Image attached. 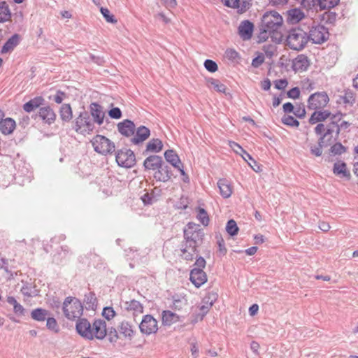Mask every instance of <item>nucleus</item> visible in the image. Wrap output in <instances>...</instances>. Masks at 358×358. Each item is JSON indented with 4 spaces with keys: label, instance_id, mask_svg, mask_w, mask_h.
<instances>
[{
    "label": "nucleus",
    "instance_id": "1",
    "mask_svg": "<svg viewBox=\"0 0 358 358\" xmlns=\"http://www.w3.org/2000/svg\"><path fill=\"white\" fill-rule=\"evenodd\" d=\"M283 24L282 17L276 11H266L261 19L259 33L257 36V43L265 42L269 37L277 44L280 43L283 35L280 31Z\"/></svg>",
    "mask_w": 358,
    "mask_h": 358
},
{
    "label": "nucleus",
    "instance_id": "2",
    "mask_svg": "<svg viewBox=\"0 0 358 358\" xmlns=\"http://www.w3.org/2000/svg\"><path fill=\"white\" fill-rule=\"evenodd\" d=\"M345 115V113L337 112L331 116L329 122L317 124L314 129L315 134L332 144L338 138V122H341Z\"/></svg>",
    "mask_w": 358,
    "mask_h": 358
},
{
    "label": "nucleus",
    "instance_id": "3",
    "mask_svg": "<svg viewBox=\"0 0 358 358\" xmlns=\"http://www.w3.org/2000/svg\"><path fill=\"white\" fill-rule=\"evenodd\" d=\"M185 248H191L194 253H199L197 248L200 246L203 240L204 232L200 225L194 222H189L183 230Z\"/></svg>",
    "mask_w": 358,
    "mask_h": 358
},
{
    "label": "nucleus",
    "instance_id": "4",
    "mask_svg": "<svg viewBox=\"0 0 358 358\" xmlns=\"http://www.w3.org/2000/svg\"><path fill=\"white\" fill-rule=\"evenodd\" d=\"M286 45L290 49L301 51L305 48L309 41L308 32L300 27L291 29L286 36Z\"/></svg>",
    "mask_w": 358,
    "mask_h": 358
},
{
    "label": "nucleus",
    "instance_id": "5",
    "mask_svg": "<svg viewBox=\"0 0 358 358\" xmlns=\"http://www.w3.org/2000/svg\"><path fill=\"white\" fill-rule=\"evenodd\" d=\"M62 310L64 316L70 320H78L83 315V306L80 300L75 297L68 296L63 302Z\"/></svg>",
    "mask_w": 358,
    "mask_h": 358
},
{
    "label": "nucleus",
    "instance_id": "6",
    "mask_svg": "<svg viewBox=\"0 0 358 358\" xmlns=\"http://www.w3.org/2000/svg\"><path fill=\"white\" fill-rule=\"evenodd\" d=\"M96 152L107 155L115 152V143L104 136L97 134L91 141Z\"/></svg>",
    "mask_w": 358,
    "mask_h": 358
},
{
    "label": "nucleus",
    "instance_id": "7",
    "mask_svg": "<svg viewBox=\"0 0 358 358\" xmlns=\"http://www.w3.org/2000/svg\"><path fill=\"white\" fill-rule=\"evenodd\" d=\"M73 128L76 131L81 134L93 131L94 128V123L87 111L83 110L80 113L79 115L75 119Z\"/></svg>",
    "mask_w": 358,
    "mask_h": 358
},
{
    "label": "nucleus",
    "instance_id": "8",
    "mask_svg": "<svg viewBox=\"0 0 358 358\" xmlns=\"http://www.w3.org/2000/svg\"><path fill=\"white\" fill-rule=\"evenodd\" d=\"M115 159L117 164L124 168H131L136 164V156L130 149L118 150L116 152Z\"/></svg>",
    "mask_w": 358,
    "mask_h": 358
},
{
    "label": "nucleus",
    "instance_id": "9",
    "mask_svg": "<svg viewBox=\"0 0 358 358\" xmlns=\"http://www.w3.org/2000/svg\"><path fill=\"white\" fill-rule=\"evenodd\" d=\"M329 98L326 92H317L310 95L308 108L310 110L322 109L328 104Z\"/></svg>",
    "mask_w": 358,
    "mask_h": 358
},
{
    "label": "nucleus",
    "instance_id": "10",
    "mask_svg": "<svg viewBox=\"0 0 358 358\" xmlns=\"http://www.w3.org/2000/svg\"><path fill=\"white\" fill-rule=\"evenodd\" d=\"M309 41L315 44H322L328 40L329 33L328 29L323 25L313 26L308 34Z\"/></svg>",
    "mask_w": 358,
    "mask_h": 358
},
{
    "label": "nucleus",
    "instance_id": "11",
    "mask_svg": "<svg viewBox=\"0 0 358 358\" xmlns=\"http://www.w3.org/2000/svg\"><path fill=\"white\" fill-rule=\"evenodd\" d=\"M139 329L141 333L146 335L156 333L158 329L157 321L151 315H146L143 316Z\"/></svg>",
    "mask_w": 358,
    "mask_h": 358
},
{
    "label": "nucleus",
    "instance_id": "12",
    "mask_svg": "<svg viewBox=\"0 0 358 358\" xmlns=\"http://www.w3.org/2000/svg\"><path fill=\"white\" fill-rule=\"evenodd\" d=\"M92 326L87 319L80 317L76 321V330L82 338L92 341Z\"/></svg>",
    "mask_w": 358,
    "mask_h": 358
},
{
    "label": "nucleus",
    "instance_id": "13",
    "mask_svg": "<svg viewBox=\"0 0 358 358\" xmlns=\"http://www.w3.org/2000/svg\"><path fill=\"white\" fill-rule=\"evenodd\" d=\"M92 340H103L107 336L106 322L102 319H95L92 326Z\"/></svg>",
    "mask_w": 358,
    "mask_h": 358
},
{
    "label": "nucleus",
    "instance_id": "14",
    "mask_svg": "<svg viewBox=\"0 0 358 358\" xmlns=\"http://www.w3.org/2000/svg\"><path fill=\"white\" fill-rule=\"evenodd\" d=\"M173 173L171 167L164 161L160 167L154 173V178L157 181L166 182L171 180Z\"/></svg>",
    "mask_w": 358,
    "mask_h": 358
},
{
    "label": "nucleus",
    "instance_id": "15",
    "mask_svg": "<svg viewBox=\"0 0 358 358\" xmlns=\"http://www.w3.org/2000/svg\"><path fill=\"white\" fill-rule=\"evenodd\" d=\"M332 172L340 178H343L346 180H350L351 178V173L347 167V164L342 160H339L334 164Z\"/></svg>",
    "mask_w": 358,
    "mask_h": 358
},
{
    "label": "nucleus",
    "instance_id": "16",
    "mask_svg": "<svg viewBox=\"0 0 358 358\" xmlns=\"http://www.w3.org/2000/svg\"><path fill=\"white\" fill-rule=\"evenodd\" d=\"M38 115L42 121L48 124L49 125L53 124L56 120V114L53 109L50 106H41L38 113L36 115Z\"/></svg>",
    "mask_w": 358,
    "mask_h": 358
},
{
    "label": "nucleus",
    "instance_id": "17",
    "mask_svg": "<svg viewBox=\"0 0 358 358\" xmlns=\"http://www.w3.org/2000/svg\"><path fill=\"white\" fill-rule=\"evenodd\" d=\"M254 27V24L250 20L242 21L238 28L240 37L243 41L250 40L252 36Z\"/></svg>",
    "mask_w": 358,
    "mask_h": 358
},
{
    "label": "nucleus",
    "instance_id": "18",
    "mask_svg": "<svg viewBox=\"0 0 358 358\" xmlns=\"http://www.w3.org/2000/svg\"><path fill=\"white\" fill-rule=\"evenodd\" d=\"M189 280L196 287H200L207 281V275L203 269L193 268L189 273Z\"/></svg>",
    "mask_w": 358,
    "mask_h": 358
},
{
    "label": "nucleus",
    "instance_id": "19",
    "mask_svg": "<svg viewBox=\"0 0 358 358\" xmlns=\"http://www.w3.org/2000/svg\"><path fill=\"white\" fill-rule=\"evenodd\" d=\"M163 159L161 156L153 155L146 157L143 162V167L145 171H155L163 163Z\"/></svg>",
    "mask_w": 358,
    "mask_h": 358
},
{
    "label": "nucleus",
    "instance_id": "20",
    "mask_svg": "<svg viewBox=\"0 0 358 358\" xmlns=\"http://www.w3.org/2000/svg\"><path fill=\"white\" fill-rule=\"evenodd\" d=\"M90 110L94 122L97 123L99 125H101L105 117V113L103 110V107L100 104L93 102L90 106Z\"/></svg>",
    "mask_w": 358,
    "mask_h": 358
},
{
    "label": "nucleus",
    "instance_id": "21",
    "mask_svg": "<svg viewBox=\"0 0 358 358\" xmlns=\"http://www.w3.org/2000/svg\"><path fill=\"white\" fill-rule=\"evenodd\" d=\"M136 127L130 120H124L117 124V130L122 135L126 137L131 136L135 133Z\"/></svg>",
    "mask_w": 358,
    "mask_h": 358
},
{
    "label": "nucleus",
    "instance_id": "22",
    "mask_svg": "<svg viewBox=\"0 0 358 358\" xmlns=\"http://www.w3.org/2000/svg\"><path fill=\"white\" fill-rule=\"evenodd\" d=\"M334 113H331L328 110H315V111L312 113L310 117L309 118L308 122L310 124H315L316 123H322L324 122L327 119L331 118L332 115H334Z\"/></svg>",
    "mask_w": 358,
    "mask_h": 358
},
{
    "label": "nucleus",
    "instance_id": "23",
    "mask_svg": "<svg viewBox=\"0 0 358 358\" xmlns=\"http://www.w3.org/2000/svg\"><path fill=\"white\" fill-rule=\"evenodd\" d=\"M119 333L122 335L125 338L131 340L135 333V327L129 321L124 320L117 327Z\"/></svg>",
    "mask_w": 358,
    "mask_h": 358
},
{
    "label": "nucleus",
    "instance_id": "24",
    "mask_svg": "<svg viewBox=\"0 0 358 358\" xmlns=\"http://www.w3.org/2000/svg\"><path fill=\"white\" fill-rule=\"evenodd\" d=\"M150 135V130L145 127L140 126L137 128L135 135L131 138V142L134 145H139L145 141Z\"/></svg>",
    "mask_w": 358,
    "mask_h": 358
},
{
    "label": "nucleus",
    "instance_id": "25",
    "mask_svg": "<svg viewBox=\"0 0 358 358\" xmlns=\"http://www.w3.org/2000/svg\"><path fill=\"white\" fill-rule=\"evenodd\" d=\"M309 66L310 61L305 55H299L293 60L292 68L294 71H305Z\"/></svg>",
    "mask_w": 358,
    "mask_h": 358
},
{
    "label": "nucleus",
    "instance_id": "26",
    "mask_svg": "<svg viewBox=\"0 0 358 358\" xmlns=\"http://www.w3.org/2000/svg\"><path fill=\"white\" fill-rule=\"evenodd\" d=\"M45 99L41 96H37L30 99L23 105V110L27 113L34 111L36 108H40L45 104Z\"/></svg>",
    "mask_w": 358,
    "mask_h": 358
},
{
    "label": "nucleus",
    "instance_id": "27",
    "mask_svg": "<svg viewBox=\"0 0 358 358\" xmlns=\"http://www.w3.org/2000/svg\"><path fill=\"white\" fill-rule=\"evenodd\" d=\"M21 41V36L18 34L12 35L3 45L1 52L6 54L12 52Z\"/></svg>",
    "mask_w": 358,
    "mask_h": 358
},
{
    "label": "nucleus",
    "instance_id": "28",
    "mask_svg": "<svg viewBox=\"0 0 358 358\" xmlns=\"http://www.w3.org/2000/svg\"><path fill=\"white\" fill-rule=\"evenodd\" d=\"M217 184L220 189V193L223 198L227 199L231 196L233 190L231 182L227 179H220Z\"/></svg>",
    "mask_w": 358,
    "mask_h": 358
},
{
    "label": "nucleus",
    "instance_id": "29",
    "mask_svg": "<svg viewBox=\"0 0 358 358\" xmlns=\"http://www.w3.org/2000/svg\"><path fill=\"white\" fill-rule=\"evenodd\" d=\"M15 121L10 117L3 119L0 122V131L4 135L12 134L15 129Z\"/></svg>",
    "mask_w": 358,
    "mask_h": 358
},
{
    "label": "nucleus",
    "instance_id": "30",
    "mask_svg": "<svg viewBox=\"0 0 358 358\" xmlns=\"http://www.w3.org/2000/svg\"><path fill=\"white\" fill-rule=\"evenodd\" d=\"M331 145V143L319 136L317 145H311L310 146V154L315 157H320L322 155V148Z\"/></svg>",
    "mask_w": 358,
    "mask_h": 358
},
{
    "label": "nucleus",
    "instance_id": "31",
    "mask_svg": "<svg viewBox=\"0 0 358 358\" xmlns=\"http://www.w3.org/2000/svg\"><path fill=\"white\" fill-rule=\"evenodd\" d=\"M287 20L291 24H296L301 20L305 15L299 8L289 9L287 11Z\"/></svg>",
    "mask_w": 358,
    "mask_h": 358
},
{
    "label": "nucleus",
    "instance_id": "32",
    "mask_svg": "<svg viewBox=\"0 0 358 358\" xmlns=\"http://www.w3.org/2000/svg\"><path fill=\"white\" fill-rule=\"evenodd\" d=\"M163 149L162 141L159 138L151 139L146 145V149L143 152V155L148 152L158 153Z\"/></svg>",
    "mask_w": 358,
    "mask_h": 358
},
{
    "label": "nucleus",
    "instance_id": "33",
    "mask_svg": "<svg viewBox=\"0 0 358 358\" xmlns=\"http://www.w3.org/2000/svg\"><path fill=\"white\" fill-rule=\"evenodd\" d=\"M162 324L170 326L179 321V316L171 310H164L162 313Z\"/></svg>",
    "mask_w": 358,
    "mask_h": 358
},
{
    "label": "nucleus",
    "instance_id": "34",
    "mask_svg": "<svg viewBox=\"0 0 358 358\" xmlns=\"http://www.w3.org/2000/svg\"><path fill=\"white\" fill-rule=\"evenodd\" d=\"M59 116L63 122H69L73 118V112L69 103H64L59 110Z\"/></svg>",
    "mask_w": 358,
    "mask_h": 358
},
{
    "label": "nucleus",
    "instance_id": "35",
    "mask_svg": "<svg viewBox=\"0 0 358 358\" xmlns=\"http://www.w3.org/2000/svg\"><path fill=\"white\" fill-rule=\"evenodd\" d=\"M50 315V313L42 308H37L31 312V318L37 322H44Z\"/></svg>",
    "mask_w": 358,
    "mask_h": 358
},
{
    "label": "nucleus",
    "instance_id": "36",
    "mask_svg": "<svg viewBox=\"0 0 358 358\" xmlns=\"http://www.w3.org/2000/svg\"><path fill=\"white\" fill-rule=\"evenodd\" d=\"M164 155L166 162L171 164L173 167L178 166L181 162L180 157L173 150H167L165 151Z\"/></svg>",
    "mask_w": 358,
    "mask_h": 358
},
{
    "label": "nucleus",
    "instance_id": "37",
    "mask_svg": "<svg viewBox=\"0 0 358 358\" xmlns=\"http://www.w3.org/2000/svg\"><path fill=\"white\" fill-rule=\"evenodd\" d=\"M11 13L8 5L6 1L0 2V22H5L10 20Z\"/></svg>",
    "mask_w": 358,
    "mask_h": 358
},
{
    "label": "nucleus",
    "instance_id": "38",
    "mask_svg": "<svg viewBox=\"0 0 358 358\" xmlns=\"http://www.w3.org/2000/svg\"><path fill=\"white\" fill-rule=\"evenodd\" d=\"M329 154L330 156L341 155L347 152V148L342 145L340 142H336L330 145Z\"/></svg>",
    "mask_w": 358,
    "mask_h": 358
},
{
    "label": "nucleus",
    "instance_id": "39",
    "mask_svg": "<svg viewBox=\"0 0 358 358\" xmlns=\"http://www.w3.org/2000/svg\"><path fill=\"white\" fill-rule=\"evenodd\" d=\"M69 252V249L67 246H62L61 250L54 255L52 262L57 264H61Z\"/></svg>",
    "mask_w": 358,
    "mask_h": 358
},
{
    "label": "nucleus",
    "instance_id": "40",
    "mask_svg": "<svg viewBox=\"0 0 358 358\" xmlns=\"http://www.w3.org/2000/svg\"><path fill=\"white\" fill-rule=\"evenodd\" d=\"M212 306V302L203 301V304L199 307L201 313L196 315L195 321L202 320Z\"/></svg>",
    "mask_w": 358,
    "mask_h": 358
},
{
    "label": "nucleus",
    "instance_id": "41",
    "mask_svg": "<svg viewBox=\"0 0 358 358\" xmlns=\"http://www.w3.org/2000/svg\"><path fill=\"white\" fill-rule=\"evenodd\" d=\"M126 309L128 310H134L137 313H142L143 311V305L136 300H131L129 302H126Z\"/></svg>",
    "mask_w": 358,
    "mask_h": 358
},
{
    "label": "nucleus",
    "instance_id": "42",
    "mask_svg": "<svg viewBox=\"0 0 358 358\" xmlns=\"http://www.w3.org/2000/svg\"><path fill=\"white\" fill-rule=\"evenodd\" d=\"M301 5L306 10L320 8V0H301Z\"/></svg>",
    "mask_w": 358,
    "mask_h": 358
},
{
    "label": "nucleus",
    "instance_id": "43",
    "mask_svg": "<svg viewBox=\"0 0 358 358\" xmlns=\"http://www.w3.org/2000/svg\"><path fill=\"white\" fill-rule=\"evenodd\" d=\"M197 213V219L203 226H208L209 224V217L207 211L204 208L199 207Z\"/></svg>",
    "mask_w": 358,
    "mask_h": 358
},
{
    "label": "nucleus",
    "instance_id": "44",
    "mask_svg": "<svg viewBox=\"0 0 358 358\" xmlns=\"http://www.w3.org/2000/svg\"><path fill=\"white\" fill-rule=\"evenodd\" d=\"M244 154L245 156H243V159L246 161L248 165L255 171L259 172L262 171L260 166L257 163V162L252 157V156L248 153L246 151H244Z\"/></svg>",
    "mask_w": 358,
    "mask_h": 358
},
{
    "label": "nucleus",
    "instance_id": "45",
    "mask_svg": "<svg viewBox=\"0 0 358 358\" xmlns=\"http://www.w3.org/2000/svg\"><path fill=\"white\" fill-rule=\"evenodd\" d=\"M238 230L239 229L235 220L233 219L228 220L226 225V231L231 236L236 235Z\"/></svg>",
    "mask_w": 358,
    "mask_h": 358
},
{
    "label": "nucleus",
    "instance_id": "46",
    "mask_svg": "<svg viewBox=\"0 0 358 358\" xmlns=\"http://www.w3.org/2000/svg\"><path fill=\"white\" fill-rule=\"evenodd\" d=\"M207 82L210 84L217 92L225 93L227 89L226 86L221 83L219 80L210 78L207 80Z\"/></svg>",
    "mask_w": 358,
    "mask_h": 358
},
{
    "label": "nucleus",
    "instance_id": "47",
    "mask_svg": "<svg viewBox=\"0 0 358 358\" xmlns=\"http://www.w3.org/2000/svg\"><path fill=\"white\" fill-rule=\"evenodd\" d=\"M336 13L328 10L322 14V20L326 24H333L336 20Z\"/></svg>",
    "mask_w": 358,
    "mask_h": 358
},
{
    "label": "nucleus",
    "instance_id": "48",
    "mask_svg": "<svg viewBox=\"0 0 358 358\" xmlns=\"http://www.w3.org/2000/svg\"><path fill=\"white\" fill-rule=\"evenodd\" d=\"M21 292L27 296H33L36 295V290L31 283H24L21 288Z\"/></svg>",
    "mask_w": 358,
    "mask_h": 358
},
{
    "label": "nucleus",
    "instance_id": "49",
    "mask_svg": "<svg viewBox=\"0 0 358 358\" xmlns=\"http://www.w3.org/2000/svg\"><path fill=\"white\" fill-rule=\"evenodd\" d=\"M281 121L285 125L289 127H298L299 126V122L292 115H285Z\"/></svg>",
    "mask_w": 358,
    "mask_h": 358
},
{
    "label": "nucleus",
    "instance_id": "50",
    "mask_svg": "<svg viewBox=\"0 0 358 358\" xmlns=\"http://www.w3.org/2000/svg\"><path fill=\"white\" fill-rule=\"evenodd\" d=\"M181 252H182V258L187 261H192L194 258V253L191 248H185V244H181V248H180ZM198 253H196L197 255Z\"/></svg>",
    "mask_w": 358,
    "mask_h": 358
},
{
    "label": "nucleus",
    "instance_id": "51",
    "mask_svg": "<svg viewBox=\"0 0 358 358\" xmlns=\"http://www.w3.org/2000/svg\"><path fill=\"white\" fill-rule=\"evenodd\" d=\"M45 320L46 327L49 330L52 331L55 333H57L59 331L57 322L53 317H50V315H49Z\"/></svg>",
    "mask_w": 358,
    "mask_h": 358
},
{
    "label": "nucleus",
    "instance_id": "52",
    "mask_svg": "<svg viewBox=\"0 0 358 358\" xmlns=\"http://www.w3.org/2000/svg\"><path fill=\"white\" fill-rule=\"evenodd\" d=\"M84 301L88 306L87 308L88 309H94L96 306V299L94 293L90 292L85 294Z\"/></svg>",
    "mask_w": 358,
    "mask_h": 358
},
{
    "label": "nucleus",
    "instance_id": "53",
    "mask_svg": "<svg viewBox=\"0 0 358 358\" xmlns=\"http://www.w3.org/2000/svg\"><path fill=\"white\" fill-rule=\"evenodd\" d=\"M341 99L343 100L344 103L348 104L350 106H352L355 102L354 93L350 90H346L345 92V94L341 96Z\"/></svg>",
    "mask_w": 358,
    "mask_h": 358
},
{
    "label": "nucleus",
    "instance_id": "54",
    "mask_svg": "<svg viewBox=\"0 0 358 358\" xmlns=\"http://www.w3.org/2000/svg\"><path fill=\"white\" fill-rule=\"evenodd\" d=\"M340 0H320V10L330 9L337 6Z\"/></svg>",
    "mask_w": 358,
    "mask_h": 358
},
{
    "label": "nucleus",
    "instance_id": "55",
    "mask_svg": "<svg viewBox=\"0 0 358 358\" xmlns=\"http://www.w3.org/2000/svg\"><path fill=\"white\" fill-rule=\"evenodd\" d=\"M100 12L108 22L113 24L117 22V20L115 16L110 13V10L107 8L101 7L100 8Z\"/></svg>",
    "mask_w": 358,
    "mask_h": 358
},
{
    "label": "nucleus",
    "instance_id": "56",
    "mask_svg": "<svg viewBox=\"0 0 358 358\" xmlns=\"http://www.w3.org/2000/svg\"><path fill=\"white\" fill-rule=\"evenodd\" d=\"M141 200L145 205H150L157 201L155 196L154 195V192L152 191L151 193H145L141 196Z\"/></svg>",
    "mask_w": 358,
    "mask_h": 358
},
{
    "label": "nucleus",
    "instance_id": "57",
    "mask_svg": "<svg viewBox=\"0 0 358 358\" xmlns=\"http://www.w3.org/2000/svg\"><path fill=\"white\" fill-rule=\"evenodd\" d=\"M66 97V95L64 92L57 90L55 94L49 96V99L54 101L57 103H62Z\"/></svg>",
    "mask_w": 358,
    "mask_h": 358
},
{
    "label": "nucleus",
    "instance_id": "58",
    "mask_svg": "<svg viewBox=\"0 0 358 358\" xmlns=\"http://www.w3.org/2000/svg\"><path fill=\"white\" fill-rule=\"evenodd\" d=\"M217 243L218 246V252L220 255L224 256L227 254V250L225 247V243L221 236H216Z\"/></svg>",
    "mask_w": 358,
    "mask_h": 358
},
{
    "label": "nucleus",
    "instance_id": "59",
    "mask_svg": "<svg viewBox=\"0 0 358 358\" xmlns=\"http://www.w3.org/2000/svg\"><path fill=\"white\" fill-rule=\"evenodd\" d=\"M203 64L206 69L210 73H214L217 71V64L213 60L209 59H206Z\"/></svg>",
    "mask_w": 358,
    "mask_h": 358
},
{
    "label": "nucleus",
    "instance_id": "60",
    "mask_svg": "<svg viewBox=\"0 0 358 358\" xmlns=\"http://www.w3.org/2000/svg\"><path fill=\"white\" fill-rule=\"evenodd\" d=\"M0 268L3 269L9 275V279L13 278L14 275L11 270L9 268L8 259L5 258H1L0 259Z\"/></svg>",
    "mask_w": 358,
    "mask_h": 358
},
{
    "label": "nucleus",
    "instance_id": "61",
    "mask_svg": "<svg viewBox=\"0 0 358 358\" xmlns=\"http://www.w3.org/2000/svg\"><path fill=\"white\" fill-rule=\"evenodd\" d=\"M107 335L108 341L112 343H116L119 338L118 331L115 328L113 327L110 328L108 332L107 331Z\"/></svg>",
    "mask_w": 358,
    "mask_h": 358
},
{
    "label": "nucleus",
    "instance_id": "62",
    "mask_svg": "<svg viewBox=\"0 0 358 358\" xmlns=\"http://www.w3.org/2000/svg\"><path fill=\"white\" fill-rule=\"evenodd\" d=\"M173 305L171 306L172 308L175 310H181L183 306L185 305V302L180 299L178 296H173Z\"/></svg>",
    "mask_w": 358,
    "mask_h": 358
},
{
    "label": "nucleus",
    "instance_id": "63",
    "mask_svg": "<svg viewBox=\"0 0 358 358\" xmlns=\"http://www.w3.org/2000/svg\"><path fill=\"white\" fill-rule=\"evenodd\" d=\"M89 57L90 61L97 65L102 66L106 62V60L103 56L96 55L92 53H90Z\"/></svg>",
    "mask_w": 358,
    "mask_h": 358
},
{
    "label": "nucleus",
    "instance_id": "64",
    "mask_svg": "<svg viewBox=\"0 0 358 358\" xmlns=\"http://www.w3.org/2000/svg\"><path fill=\"white\" fill-rule=\"evenodd\" d=\"M102 315L107 320H110L115 315V312L112 307H105L102 311Z\"/></svg>",
    "mask_w": 358,
    "mask_h": 358
}]
</instances>
